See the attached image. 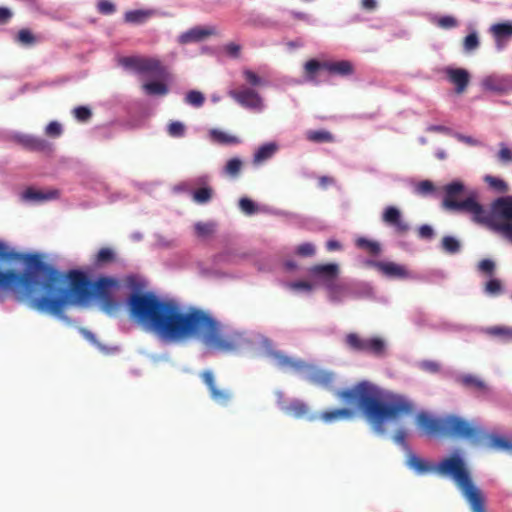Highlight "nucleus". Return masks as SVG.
Segmentation results:
<instances>
[{
    "instance_id": "nucleus-27",
    "label": "nucleus",
    "mask_w": 512,
    "mask_h": 512,
    "mask_svg": "<svg viewBox=\"0 0 512 512\" xmlns=\"http://www.w3.org/2000/svg\"><path fill=\"white\" fill-rule=\"evenodd\" d=\"M142 88L147 95H159L163 96L168 93V88L161 82H146L142 85Z\"/></svg>"
},
{
    "instance_id": "nucleus-8",
    "label": "nucleus",
    "mask_w": 512,
    "mask_h": 512,
    "mask_svg": "<svg viewBox=\"0 0 512 512\" xmlns=\"http://www.w3.org/2000/svg\"><path fill=\"white\" fill-rule=\"evenodd\" d=\"M120 65L127 70L138 74L165 77L166 69L161 61L154 57H124L119 61Z\"/></svg>"
},
{
    "instance_id": "nucleus-37",
    "label": "nucleus",
    "mask_w": 512,
    "mask_h": 512,
    "mask_svg": "<svg viewBox=\"0 0 512 512\" xmlns=\"http://www.w3.org/2000/svg\"><path fill=\"white\" fill-rule=\"evenodd\" d=\"M307 137L317 142H329L333 140L332 135L327 131H309Z\"/></svg>"
},
{
    "instance_id": "nucleus-4",
    "label": "nucleus",
    "mask_w": 512,
    "mask_h": 512,
    "mask_svg": "<svg viewBox=\"0 0 512 512\" xmlns=\"http://www.w3.org/2000/svg\"><path fill=\"white\" fill-rule=\"evenodd\" d=\"M336 396L346 404L364 409L368 421L377 433H384L387 423L411 414L414 406L405 396L382 391L376 385L362 381L350 389L337 391Z\"/></svg>"
},
{
    "instance_id": "nucleus-29",
    "label": "nucleus",
    "mask_w": 512,
    "mask_h": 512,
    "mask_svg": "<svg viewBox=\"0 0 512 512\" xmlns=\"http://www.w3.org/2000/svg\"><path fill=\"white\" fill-rule=\"evenodd\" d=\"M316 286L314 282L296 281L287 284V288L295 293H311Z\"/></svg>"
},
{
    "instance_id": "nucleus-50",
    "label": "nucleus",
    "mask_w": 512,
    "mask_h": 512,
    "mask_svg": "<svg viewBox=\"0 0 512 512\" xmlns=\"http://www.w3.org/2000/svg\"><path fill=\"white\" fill-rule=\"evenodd\" d=\"M74 116L79 121H86L91 116V111L87 107H77L74 109Z\"/></svg>"
},
{
    "instance_id": "nucleus-13",
    "label": "nucleus",
    "mask_w": 512,
    "mask_h": 512,
    "mask_svg": "<svg viewBox=\"0 0 512 512\" xmlns=\"http://www.w3.org/2000/svg\"><path fill=\"white\" fill-rule=\"evenodd\" d=\"M371 264L390 278L407 279L411 277V273L405 266L395 262H372Z\"/></svg>"
},
{
    "instance_id": "nucleus-58",
    "label": "nucleus",
    "mask_w": 512,
    "mask_h": 512,
    "mask_svg": "<svg viewBox=\"0 0 512 512\" xmlns=\"http://www.w3.org/2000/svg\"><path fill=\"white\" fill-rule=\"evenodd\" d=\"M419 235L422 238H430L433 235V229L429 225H423L419 229Z\"/></svg>"
},
{
    "instance_id": "nucleus-12",
    "label": "nucleus",
    "mask_w": 512,
    "mask_h": 512,
    "mask_svg": "<svg viewBox=\"0 0 512 512\" xmlns=\"http://www.w3.org/2000/svg\"><path fill=\"white\" fill-rule=\"evenodd\" d=\"M481 87L495 94H506L512 91V80L505 76L489 75L481 80Z\"/></svg>"
},
{
    "instance_id": "nucleus-53",
    "label": "nucleus",
    "mask_w": 512,
    "mask_h": 512,
    "mask_svg": "<svg viewBox=\"0 0 512 512\" xmlns=\"http://www.w3.org/2000/svg\"><path fill=\"white\" fill-rule=\"evenodd\" d=\"M320 68H324L323 63H320L316 60H310L305 64V70L310 75L314 74Z\"/></svg>"
},
{
    "instance_id": "nucleus-24",
    "label": "nucleus",
    "mask_w": 512,
    "mask_h": 512,
    "mask_svg": "<svg viewBox=\"0 0 512 512\" xmlns=\"http://www.w3.org/2000/svg\"><path fill=\"white\" fill-rule=\"evenodd\" d=\"M324 69L339 75H349L353 72V66L349 61L323 62Z\"/></svg>"
},
{
    "instance_id": "nucleus-35",
    "label": "nucleus",
    "mask_w": 512,
    "mask_h": 512,
    "mask_svg": "<svg viewBox=\"0 0 512 512\" xmlns=\"http://www.w3.org/2000/svg\"><path fill=\"white\" fill-rule=\"evenodd\" d=\"M434 23L443 29H450L458 26L457 19L450 15L436 18Z\"/></svg>"
},
{
    "instance_id": "nucleus-20",
    "label": "nucleus",
    "mask_w": 512,
    "mask_h": 512,
    "mask_svg": "<svg viewBox=\"0 0 512 512\" xmlns=\"http://www.w3.org/2000/svg\"><path fill=\"white\" fill-rule=\"evenodd\" d=\"M285 412L295 418H307L308 420H315L318 418L317 414L309 413L308 406L301 401L295 400L289 406L284 408Z\"/></svg>"
},
{
    "instance_id": "nucleus-23",
    "label": "nucleus",
    "mask_w": 512,
    "mask_h": 512,
    "mask_svg": "<svg viewBox=\"0 0 512 512\" xmlns=\"http://www.w3.org/2000/svg\"><path fill=\"white\" fill-rule=\"evenodd\" d=\"M353 412L349 409H335L323 412L319 417L325 423H332L339 420H347L352 418Z\"/></svg>"
},
{
    "instance_id": "nucleus-30",
    "label": "nucleus",
    "mask_w": 512,
    "mask_h": 512,
    "mask_svg": "<svg viewBox=\"0 0 512 512\" xmlns=\"http://www.w3.org/2000/svg\"><path fill=\"white\" fill-rule=\"evenodd\" d=\"M195 232L199 237H208L215 231V223L213 222H197L194 225Z\"/></svg>"
},
{
    "instance_id": "nucleus-3",
    "label": "nucleus",
    "mask_w": 512,
    "mask_h": 512,
    "mask_svg": "<svg viewBox=\"0 0 512 512\" xmlns=\"http://www.w3.org/2000/svg\"><path fill=\"white\" fill-rule=\"evenodd\" d=\"M442 206L450 211H462L471 215L474 222L487 226L512 243V196L495 200L491 212L478 201L476 190H467L463 181L455 179L442 188Z\"/></svg>"
},
{
    "instance_id": "nucleus-22",
    "label": "nucleus",
    "mask_w": 512,
    "mask_h": 512,
    "mask_svg": "<svg viewBox=\"0 0 512 512\" xmlns=\"http://www.w3.org/2000/svg\"><path fill=\"white\" fill-rule=\"evenodd\" d=\"M155 15L151 9H137L125 13V21L132 24H142Z\"/></svg>"
},
{
    "instance_id": "nucleus-43",
    "label": "nucleus",
    "mask_w": 512,
    "mask_h": 512,
    "mask_svg": "<svg viewBox=\"0 0 512 512\" xmlns=\"http://www.w3.org/2000/svg\"><path fill=\"white\" fill-rule=\"evenodd\" d=\"M315 246L312 243H302L297 246L296 254L303 257H309L314 255Z\"/></svg>"
},
{
    "instance_id": "nucleus-55",
    "label": "nucleus",
    "mask_w": 512,
    "mask_h": 512,
    "mask_svg": "<svg viewBox=\"0 0 512 512\" xmlns=\"http://www.w3.org/2000/svg\"><path fill=\"white\" fill-rule=\"evenodd\" d=\"M98 9L103 14H111L114 11V5L107 0H101L98 3Z\"/></svg>"
},
{
    "instance_id": "nucleus-46",
    "label": "nucleus",
    "mask_w": 512,
    "mask_h": 512,
    "mask_svg": "<svg viewBox=\"0 0 512 512\" xmlns=\"http://www.w3.org/2000/svg\"><path fill=\"white\" fill-rule=\"evenodd\" d=\"M45 132L49 136L57 137L62 133V126L60 123L52 121L46 126Z\"/></svg>"
},
{
    "instance_id": "nucleus-41",
    "label": "nucleus",
    "mask_w": 512,
    "mask_h": 512,
    "mask_svg": "<svg viewBox=\"0 0 512 512\" xmlns=\"http://www.w3.org/2000/svg\"><path fill=\"white\" fill-rule=\"evenodd\" d=\"M335 287H338V289L335 291V294L333 295L331 291L328 292V297L333 302H340L343 300L344 295L347 292V288L345 285L335 282Z\"/></svg>"
},
{
    "instance_id": "nucleus-15",
    "label": "nucleus",
    "mask_w": 512,
    "mask_h": 512,
    "mask_svg": "<svg viewBox=\"0 0 512 512\" xmlns=\"http://www.w3.org/2000/svg\"><path fill=\"white\" fill-rule=\"evenodd\" d=\"M202 379L210 390L212 399L218 404H226L231 397L228 390L218 389L216 386L214 375L211 371H204L202 373Z\"/></svg>"
},
{
    "instance_id": "nucleus-21",
    "label": "nucleus",
    "mask_w": 512,
    "mask_h": 512,
    "mask_svg": "<svg viewBox=\"0 0 512 512\" xmlns=\"http://www.w3.org/2000/svg\"><path fill=\"white\" fill-rule=\"evenodd\" d=\"M209 137L213 143L220 145H237L240 143V139L237 136L219 129H211Z\"/></svg>"
},
{
    "instance_id": "nucleus-17",
    "label": "nucleus",
    "mask_w": 512,
    "mask_h": 512,
    "mask_svg": "<svg viewBox=\"0 0 512 512\" xmlns=\"http://www.w3.org/2000/svg\"><path fill=\"white\" fill-rule=\"evenodd\" d=\"M382 219L386 224L393 226L398 232H406L409 228L408 224L402 219L401 211L394 206H389L384 210Z\"/></svg>"
},
{
    "instance_id": "nucleus-16",
    "label": "nucleus",
    "mask_w": 512,
    "mask_h": 512,
    "mask_svg": "<svg viewBox=\"0 0 512 512\" xmlns=\"http://www.w3.org/2000/svg\"><path fill=\"white\" fill-rule=\"evenodd\" d=\"M477 427L480 429L481 432H480V435L478 436L477 440L472 441L473 443L478 444L480 442V440H482L483 438H486V441L483 443V447L486 450L506 451V450L512 449V444L509 441H507L505 438L494 436V435L486 436L484 434V431L479 426H477Z\"/></svg>"
},
{
    "instance_id": "nucleus-5",
    "label": "nucleus",
    "mask_w": 512,
    "mask_h": 512,
    "mask_svg": "<svg viewBox=\"0 0 512 512\" xmlns=\"http://www.w3.org/2000/svg\"><path fill=\"white\" fill-rule=\"evenodd\" d=\"M407 465L420 475L437 473L441 476L451 478L461 491L469 506H471L482 493L480 488L473 482L471 471L466 461L458 452L444 458L437 465H431L415 455H410L407 459Z\"/></svg>"
},
{
    "instance_id": "nucleus-6",
    "label": "nucleus",
    "mask_w": 512,
    "mask_h": 512,
    "mask_svg": "<svg viewBox=\"0 0 512 512\" xmlns=\"http://www.w3.org/2000/svg\"><path fill=\"white\" fill-rule=\"evenodd\" d=\"M258 356L281 369L299 371L302 378L316 385L326 386L333 380V374L300 360L288 358L272 349L271 342L266 337L258 339Z\"/></svg>"
},
{
    "instance_id": "nucleus-42",
    "label": "nucleus",
    "mask_w": 512,
    "mask_h": 512,
    "mask_svg": "<svg viewBox=\"0 0 512 512\" xmlns=\"http://www.w3.org/2000/svg\"><path fill=\"white\" fill-rule=\"evenodd\" d=\"M17 41L23 45H31L35 42V37L29 30L22 29L17 35Z\"/></svg>"
},
{
    "instance_id": "nucleus-9",
    "label": "nucleus",
    "mask_w": 512,
    "mask_h": 512,
    "mask_svg": "<svg viewBox=\"0 0 512 512\" xmlns=\"http://www.w3.org/2000/svg\"><path fill=\"white\" fill-rule=\"evenodd\" d=\"M339 266L335 263L315 265L309 269V273L314 283H320L325 286L327 291H331L334 295L338 287H335V282L339 276Z\"/></svg>"
},
{
    "instance_id": "nucleus-38",
    "label": "nucleus",
    "mask_w": 512,
    "mask_h": 512,
    "mask_svg": "<svg viewBox=\"0 0 512 512\" xmlns=\"http://www.w3.org/2000/svg\"><path fill=\"white\" fill-rule=\"evenodd\" d=\"M442 247L449 253H455L459 250L460 243L456 238L447 236L442 240Z\"/></svg>"
},
{
    "instance_id": "nucleus-62",
    "label": "nucleus",
    "mask_w": 512,
    "mask_h": 512,
    "mask_svg": "<svg viewBox=\"0 0 512 512\" xmlns=\"http://www.w3.org/2000/svg\"><path fill=\"white\" fill-rule=\"evenodd\" d=\"M405 437H406V432L404 430H399L395 435H394V441L397 443V444H401L403 445L405 443Z\"/></svg>"
},
{
    "instance_id": "nucleus-52",
    "label": "nucleus",
    "mask_w": 512,
    "mask_h": 512,
    "mask_svg": "<svg viewBox=\"0 0 512 512\" xmlns=\"http://www.w3.org/2000/svg\"><path fill=\"white\" fill-rule=\"evenodd\" d=\"M240 45L236 44V43H228L227 45H225L223 47V50L224 52L230 56V57H233V58H236L238 57L239 53H240Z\"/></svg>"
},
{
    "instance_id": "nucleus-44",
    "label": "nucleus",
    "mask_w": 512,
    "mask_h": 512,
    "mask_svg": "<svg viewBox=\"0 0 512 512\" xmlns=\"http://www.w3.org/2000/svg\"><path fill=\"white\" fill-rule=\"evenodd\" d=\"M479 46V40L476 33H471L464 39V48L470 52L475 50Z\"/></svg>"
},
{
    "instance_id": "nucleus-64",
    "label": "nucleus",
    "mask_w": 512,
    "mask_h": 512,
    "mask_svg": "<svg viewBox=\"0 0 512 512\" xmlns=\"http://www.w3.org/2000/svg\"><path fill=\"white\" fill-rule=\"evenodd\" d=\"M329 251L339 250L341 248L340 243L336 240H329L326 244Z\"/></svg>"
},
{
    "instance_id": "nucleus-14",
    "label": "nucleus",
    "mask_w": 512,
    "mask_h": 512,
    "mask_svg": "<svg viewBox=\"0 0 512 512\" xmlns=\"http://www.w3.org/2000/svg\"><path fill=\"white\" fill-rule=\"evenodd\" d=\"M446 76L450 83L456 87V92L462 94L470 81V74L463 68L448 67L445 69Z\"/></svg>"
},
{
    "instance_id": "nucleus-48",
    "label": "nucleus",
    "mask_w": 512,
    "mask_h": 512,
    "mask_svg": "<svg viewBox=\"0 0 512 512\" xmlns=\"http://www.w3.org/2000/svg\"><path fill=\"white\" fill-rule=\"evenodd\" d=\"M498 158L503 163L512 162V150L504 144H501L498 152Z\"/></svg>"
},
{
    "instance_id": "nucleus-34",
    "label": "nucleus",
    "mask_w": 512,
    "mask_h": 512,
    "mask_svg": "<svg viewBox=\"0 0 512 512\" xmlns=\"http://www.w3.org/2000/svg\"><path fill=\"white\" fill-rule=\"evenodd\" d=\"M185 101L192 106L200 107L204 103V95L199 91L192 90L186 94Z\"/></svg>"
},
{
    "instance_id": "nucleus-54",
    "label": "nucleus",
    "mask_w": 512,
    "mask_h": 512,
    "mask_svg": "<svg viewBox=\"0 0 512 512\" xmlns=\"http://www.w3.org/2000/svg\"><path fill=\"white\" fill-rule=\"evenodd\" d=\"M484 495L483 493L480 494L478 498L472 503L470 506L472 512H485L484 510Z\"/></svg>"
},
{
    "instance_id": "nucleus-57",
    "label": "nucleus",
    "mask_w": 512,
    "mask_h": 512,
    "mask_svg": "<svg viewBox=\"0 0 512 512\" xmlns=\"http://www.w3.org/2000/svg\"><path fill=\"white\" fill-rule=\"evenodd\" d=\"M490 333L494 335H501L512 338V329L509 328L495 327L490 329Z\"/></svg>"
},
{
    "instance_id": "nucleus-49",
    "label": "nucleus",
    "mask_w": 512,
    "mask_h": 512,
    "mask_svg": "<svg viewBox=\"0 0 512 512\" xmlns=\"http://www.w3.org/2000/svg\"><path fill=\"white\" fill-rule=\"evenodd\" d=\"M114 253L109 248H102L97 254V262L105 263L112 260Z\"/></svg>"
},
{
    "instance_id": "nucleus-26",
    "label": "nucleus",
    "mask_w": 512,
    "mask_h": 512,
    "mask_svg": "<svg viewBox=\"0 0 512 512\" xmlns=\"http://www.w3.org/2000/svg\"><path fill=\"white\" fill-rule=\"evenodd\" d=\"M278 148L276 142H268L258 147V163L270 159L278 151Z\"/></svg>"
},
{
    "instance_id": "nucleus-10",
    "label": "nucleus",
    "mask_w": 512,
    "mask_h": 512,
    "mask_svg": "<svg viewBox=\"0 0 512 512\" xmlns=\"http://www.w3.org/2000/svg\"><path fill=\"white\" fill-rule=\"evenodd\" d=\"M245 79L250 87H242L240 89H231L228 94L241 106L245 108H253L256 105V75L252 71L244 72Z\"/></svg>"
},
{
    "instance_id": "nucleus-25",
    "label": "nucleus",
    "mask_w": 512,
    "mask_h": 512,
    "mask_svg": "<svg viewBox=\"0 0 512 512\" xmlns=\"http://www.w3.org/2000/svg\"><path fill=\"white\" fill-rule=\"evenodd\" d=\"M385 349H386V343L383 339L378 338V337L366 339L364 352H368V353L374 354L376 356H381L384 354Z\"/></svg>"
},
{
    "instance_id": "nucleus-1",
    "label": "nucleus",
    "mask_w": 512,
    "mask_h": 512,
    "mask_svg": "<svg viewBox=\"0 0 512 512\" xmlns=\"http://www.w3.org/2000/svg\"><path fill=\"white\" fill-rule=\"evenodd\" d=\"M119 288L115 278L100 277L92 284L80 271L64 275L47 267L40 255L20 256L0 242V300L13 294L31 308L69 322L63 313L67 306L87 307L92 300L104 312L113 314L120 306L116 299Z\"/></svg>"
},
{
    "instance_id": "nucleus-11",
    "label": "nucleus",
    "mask_w": 512,
    "mask_h": 512,
    "mask_svg": "<svg viewBox=\"0 0 512 512\" xmlns=\"http://www.w3.org/2000/svg\"><path fill=\"white\" fill-rule=\"evenodd\" d=\"M217 34V28L213 25L195 26L186 32L182 33L178 37L180 44H189L193 42H200L207 39L210 36Z\"/></svg>"
},
{
    "instance_id": "nucleus-56",
    "label": "nucleus",
    "mask_w": 512,
    "mask_h": 512,
    "mask_svg": "<svg viewBox=\"0 0 512 512\" xmlns=\"http://www.w3.org/2000/svg\"><path fill=\"white\" fill-rule=\"evenodd\" d=\"M494 267H495L494 262L489 259L482 260L479 263V269L485 273H492V271L494 270Z\"/></svg>"
},
{
    "instance_id": "nucleus-59",
    "label": "nucleus",
    "mask_w": 512,
    "mask_h": 512,
    "mask_svg": "<svg viewBox=\"0 0 512 512\" xmlns=\"http://www.w3.org/2000/svg\"><path fill=\"white\" fill-rule=\"evenodd\" d=\"M22 141L26 146H29L32 148L38 147L42 143L41 140L34 139L31 136H25Z\"/></svg>"
},
{
    "instance_id": "nucleus-60",
    "label": "nucleus",
    "mask_w": 512,
    "mask_h": 512,
    "mask_svg": "<svg viewBox=\"0 0 512 512\" xmlns=\"http://www.w3.org/2000/svg\"><path fill=\"white\" fill-rule=\"evenodd\" d=\"M80 332L84 336L85 339L90 341L92 344L99 346L95 335L91 331L86 330V329H81Z\"/></svg>"
},
{
    "instance_id": "nucleus-47",
    "label": "nucleus",
    "mask_w": 512,
    "mask_h": 512,
    "mask_svg": "<svg viewBox=\"0 0 512 512\" xmlns=\"http://www.w3.org/2000/svg\"><path fill=\"white\" fill-rule=\"evenodd\" d=\"M485 290L491 295L498 294L501 292V282L497 279H491L487 282Z\"/></svg>"
},
{
    "instance_id": "nucleus-19",
    "label": "nucleus",
    "mask_w": 512,
    "mask_h": 512,
    "mask_svg": "<svg viewBox=\"0 0 512 512\" xmlns=\"http://www.w3.org/2000/svg\"><path fill=\"white\" fill-rule=\"evenodd\" d=\"M59 193L55 189H27L23 193V198L30 202H46L58 197Z\"/></svg>"
},
{
    "instance_id": "nucleus-7",
    "label": "nucleus",
    "mask_w": 512,
    "mask_h": 512,
    "mask_svg": "<svg viewBox=\"0 0 512 512\" xmlns=\"http://www.w3.org/2000/svg\"><path fill=\"white\" fill-rule=\"evenodd\" d=\"M416 424L425 435L429 436L447 434L476 441L481 432L477 425L460 417L434 418L425 412H421L416 416Z\"/></svg>"
},
{
    "instance_id": "nucleus-63",
    "label": "nucleus",
    "mask_w": 512,
    "mask_h": 512,
    "mask_svg": "<svg viewBox=\"0 0 512 512\" xmlns=\"http://www.w3.org/2000/svg\"><path fill=\"white\" fill-rule=\"evenodd\" d=\"M377 5L376 0H362V7L367 10L375 9Z\"/></svg>"
},
{
    "instance_id": "nucleus-2",
    "label": "nucleus",
    "mask_w": 512,
    "mask_h": 512,
    "mask_svg": "<svg viewBox=\"0 0 512 512\" xmlns=\"http://www.w3.org/2000/svg\"><path fill=\"white\" fill-rule=\"evenodd\" d=\"M128 305L131 318L164 341L199 340L207 349L221 353L238 352L251 344L244 334L225 331L208 312L185 307L175 299L134 294Z\"/></svg>"
},
{
    "instance_id": "nucleus-36",
    "label": "nucleus",
    "mask_w": 512,
    "mask_h": 512,
    "mask_svg": "<svg viewBox=\"0 0 512 512\" xmlns=\"http://www.w3.org/2000/svg\"><path fill=\"white\" fill-rule=\"evenodd\" d=\"M357 246L367 249L372 254H378L380 252V246L377 242L367 240L365 238H359L356 241Z\"/></svg>"
},
{
    "instance_id": "nucleus-28",
    "label": "nucleus",
    "mask_w": 512,
    "mask_h": 512,
    "mask_svg": "<svg viewBox=\"0 0 512 512\" xmlns=\"http://www.w3.org/2000/svg\"><path fill=\"white\" fill-rule=\"evenodd\" d=\"M484 181L487 183L489 188L498 193H504L508 191V184L501 178L486 175Z\"/></svg>"
},
{
    "instance_id": "nucleus-51",
    "label": "nucleus",
    "mask_w": 512,
    "mask_h": 512,
    "mask_svg": "<svg viewBox=\"0 0 512 512\" xmlns=\"http://www.w3.org/2000/svg\"><path fill=\"white\" fill-rule=\"evenodd\" d=\"M433 190H434V185L431 181H428V180L421 181L416 186L417 193L423 194V195L431 193Z\"/></svg>"
},
{
    "instance_id": "nucleus-39",
    "label": "nucleus",
    "mask_w": 512,
    "mask_h": 512,
    "mask_svg": "<svg viewBox=\"0 0 512 512\" xmlns=\"http://www.w3.org/2000/svg\"><path fill=\"white\" fill-rule=\"evenodd\" d=\"M462 382L467 386L475 387L478 390L485 391L487 389L486 384L479 378L467 375L462 378Z\"/></svg>"
},
{
    "instance_id": "nucleus-18",
    "label": "nucleus",
    "mask_w": 512,
    "mask_h": 512,
    "mask_svg": "<svg viewBox=\"0 0 512 512\" xmlns=\"http://www.w3.org/2000/svg\"><path fill=\"white\" fill-rule=\"evenodd\" d=\"M490 31L495 38L497 48L502 49L505 39L512 37V21L493 24Z\"/></svg>"
},
{
    "instance_id": "nucleus-40",
    "label": "nucleus",
    "mask_w": 512,
    "mask_h": 512,
    "mask_svg": "<svg viewBox=\"0 0 512 512\" xmlns=\"http://www.w3.org/2000/svg\"><path fill=\"white\" fill-rule=\"evenodd\" d=\"M185 132V126L179 121L171 122L168 126V133L172 137H182Z\"/></svg>"
},
{
    "instance_id": "nucleus-32",
    "label": "nucleus",
    "mask_w": 512,
    "mask_h": 512,
    "mask_svg": "<svg viewBox=\"0 0 512 512\" xmlns=\"http://www.w3.org/2000/svg\"><path fill=\"white\" fill-rule=\"evenodd\" d=\"M347 344L354 350L362 351L365 350L366 339H361L356 334H349L346 337Z\"/></svg>"
},
{
    "instance_id": "nucleus-45",
    "label": "nucleus",
    "mask_w": 512,
    "mask_h": 512,
    "mask_svg": "<svg viewBox=\"0 0 512 512\" xmlns=\"http://www.w3.org/2000/svg\"><path fill=\"white\" fill-rule=\"evenodd\" d=\"M239 207L241 211L247 215H252L255 211V205L253 201L248 198H242L239 201Z\"/></svg>"
},
{
    "instance_id": "nucleus-61",
    "label": "nucleus",
    "mask_w": 512,
    "mask_h": 512,
    "mask_svg": "<svg viewBox=\"0 0 512 512\" xmlns=\"http://www.w3.org/2000/svg\"><path fill=\"white\" fill-rule=\"evenodd\" d=\"M11 15V11L8 8L0 7V23L7 22Z\"/></svg>"
},
{
    "instance_id": "nucleus-33",
    "label": "nucleus",
    "mask_w": 512,
    "mask_h": 512,
    "mask_svg": "<svg viewBox=\"0 0 512 512\" xmlns=\"http://www.w3.org/2000/svg\"><path fill=\"white\" fill-rule=\"evenodd\" d=\"M212 196V190L210 188H201L193 192V200L199 204L207 203Z\"/></svg>"
},
{
    "instance_id": "nucleus-31",
    "label": "nucleus",
    "mask_w": 512,
    "mask_h": 512,
    "mask_svg": "<svg viewBox=\"0 0 512 512\" xmlns=\"http://www.w3.org/2000/svg\"><path fill=\"white\" fill-rule=\"evenodd\" d=\"M242 167V161L239 158L230 159L224 167L225 174L236 177Z\"/></svg>"
}]
</instances>
